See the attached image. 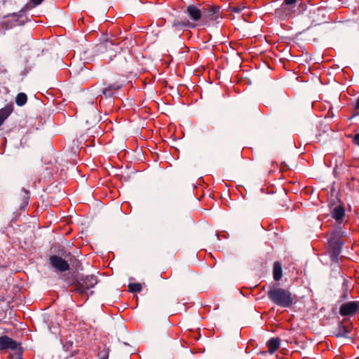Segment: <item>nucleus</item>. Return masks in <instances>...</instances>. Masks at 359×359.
Segmentation results:
<instances>
[{
  "label": "nucleus",
  "mask_w": 359,
  "mask_h": 359,
  "mask_svg": "<svg viewBox=\"0 0 359 359\" xmlns=\"http://www.w3.org/2000/svg\"><path fill=\"white\" fill-rule=\"evenodd\" d=\"M267 297L273 304L281 308H290L297 302L295 294L278 285L269 287Z\"/></svg>",
  "instance_id": "nucleus-1"
},
{
  "label": "nucleus",
  "mask_w": 359,
  "mask_h": 359,
  "mask_svg": "<svg viewBox=\"0 0 359 359\" xmlns=\"http://www.w3.org/2000/svg\"><path fill=\"white\" fill-rule=\"evenodd\" d=\"M32 9L30 4H26L19 12L9 13L4 17L1 23L2 28L10 29L16 26L24 25L27 20L22 19L24 14L29 10Z\"/></svg>",
  "instance_id": "nucleus-2"
},
{
  "label": "nucleus",
  "mask_w": 359,
  "mask_h": 359,
  "mask_svg": "<svg viewBox=\"0 0 359 359\" xmlns=\"http://www.w3.org/2000/svg\"><path fill=\"white\" fill-rule=\"evenodd\" d=\"M9 351H15L10 355L11 359H22L23 350L20 343L7 335L0 336V353H6Z\"/></svg>",
  "instance_id": "nucleus-3"
},
{
  "label": "nucleus",
  "mask_w": 359,
  "mask_h": 359,
  "mask_svg": "<svg viewBox=\"0 0 359 359\" xmlns=\"http://www.w3.org/2000/svg\"><path fill=\"white\" fill-rule=\"evenodd\" d=\"M97 283V277L93 275L81 276L76 280V290L81 294L86 293L87 291L93 287Z\"/></svg>",
  "instance_id": "nucleus-4"
},
{
  "label": "nucleus",
  "mask_w": 359,
  "mask_h": 359,
  "mask_svg": "<svg viewBox=\"0 0 359 359\" xmlns=\"http://www.w3.org/2000/svg\"><path fill=\"white\" fill-rule=\"evenodd\" d=\"M343 245V241H337V240L328 238L329 252L330 254V259L332 262H338L339 256L341 252Z\"/></svg>",
  "instance_id": "nucleus-5"
},
{
  "label": "nucleus",
  "mask_w": 359,
  "mask_h": 359,
  "mask_svg": "<svg viewBox=\"0 0 359 359\" xmlns=\"http://www.w3.org/2000/svg\"><path fill=\"white\" fill-rule=\"evenodd\" d=\"M49 262L56 270L64 272L69 269V265L64 259L58 255H52L49 258Z\"/></svg>",
  "instance_id": "nucleus-6"
},
{
  "label": "nucleus",
  "mask_w": 359,
  "mask_h": 359,
  "mask_svg": "<svg viewBox=\"0 0 359 359\" xmlns=\"http://www.w3.org/2000/svg\"><path fill=\"white\" fill-rule=\"evenodd\" d=\"M358 307L354 301L348 302L341 305L339 308V314L341 316H352L357 313Z\"/></svg>",
  "instance_id": "nucleus-7"
},
{
  "label": "nucleus",
  "mask_w": 359,
  "mask_h": 359,
  "mask_svg": "<svg viewBox=\"0 0 359 359\" xmlns=\"http://www.w3.org/2000/svg\"><path fill=\"white\" fill-rule=\"evenodd\" d=\"M184 13L194 22L200 20L202 18L201 11L195 5L188 6Z\"/></svg>",
  "instance_id": "nucleus-8"
},
{
  "label": "nucleus",
  "mask_w": 359,
  "mask_h": 359,
  "mask_svg": "<svg viewBox=\"0 0 359 359\" xmlns=\"http://www.w3.org/2000/svg\"><path fill=\"white\" fill-rule=\"evenodd\" d=\"M172 26L180 30L183 29L184 28H195L196 24L190 22L188 20H180L176 19L173 21Z\"/></svg>",
  "instance_id": "nucleus-9"
},
{
  "label": "nucleus",
  "mask_w": 359,
  "mask_h": 359,
  "mask_svg": "<svg viewBox=\"0 0 359 359\" xmlns=\"http://www.w3.org/2000/svg\"><path fill=\"white\" fill-rule=\"evenodd\" d=\"M13 110L12 104H7L6 107L0 109V126L4 123V121L10 116Z\"/></svg>",
  "instance_id": "nucleus-10"
},
{
  "label": "nucleus",
  "mask_w": 359,
  "mask_h": 359,
  "mask_svg": "<svg viewBox=\"0 0 359 359\" xmlns=\"http://www.w3.org/2000/svg\"><path fill=\"white\" fill-rule=\"evenodd\" d=\"M280 340L278 337L271 338L267 341L268 352L271 354L275 353L280 347Z\"/></svg>",
  "instance_id": "nucleus-11"
},
{
  "label": "nucleus",
  "mask_w": 359,
  "mask_h": 359,
  "mask_svg": "<svg viewBox=\"0 0 359 359\" xmlns=\"http://www.w3.org/2000/svg\"><path fill=\"white\" fill-rule=\"evenodd\" d=\"M331 214L336 221H339L344 217L345 210L341 205H337L332 209Z\"/></svg>",
  "instance_id": "nucleus-12"
},
{
  "label": "nucleus",
  "mask_w": 359,
  "mask_h": 359,
  "mask_svg": "<svg viewBox=\"0 0 359 359\" xmlns=\"http://www.w3.org/2000/svg\"><path fill=\"white\" fill-rule=\"evenodd\" d=\"M297 0H284L283 2L280 9L283 10L286 15H290L292 12L291 9L288 8L289 6H291L292 8H294L295 6V4L297 3Z\"/></svg>",
  "instance_id": "nucleus-13"
},
{
  "label": "nucleus",
  "mask_w": 359,
  "mask_h": 359,
  "mask_svg": "<svg viewBox=\"0 0 359 359\" xmlns=\"http://www.w3.org/2000/svg\"><path fill=\"white\" fill-rule=\"evenodd\" d=\"M346 235V233L342 230L341 228H337L336 229H334L331 233H330V239H333V240H337V241H341V238L345 236Z\"/></svg>",
  "instance_id": "nucleus-14"
},
{
  "label": "nucleus",
  "mask_w": 359,
  "mask_h": 359,
  "mask_svg": "<svg viewBox=\"0 0 359 359\" xmlns=\"http://www.w3.org/2000/svg\"><path fill=\"white\" fill-rule=\"evenodd\" d=\"M205 15L210 20H216L219 15V8L217 7H210L208 9Z\"/></svg>",
  "instance_id": "nucleus-15"
},
{
  "label": "nucleus",
  "mask_w": 359,
  "mask_h": 359,
  "mask_svg": "<svg viewBox=\"0 0 359 359\" xmlns=\"http://www.w3.org/2000/svg\"><path fill=\"white\" fill-rule=\"evenodd\" d=\"M348 284L346 280H344L342 285H341V294L340 295V301H345L348 299Z\"/></svg>",
  "instance_id": "nucleus-16"
},
{
  "label": "nucleus",
  "mask_w": 359,
  "mask_h": 359,
  "mask_svg": "<svg viewBox=\"0 0 359 359\" xmlns=\"http://www.w3.org/2000/svg\"><path fill=\"white\" fill-rule=\"evenodd\" d=\"M282 277V267L278 262H276L273 264V278L275 280H279Z\"/></svg>",
  "instance_id": "nucleus-17"
},
{
  "label": "nucleus",
  "mask_w": 359,
  "mask_h": 359,
  "mask_svg": "<svg viewBox=\"0 0 359 359\" xmlns=\"http://www.w3.org/2000/svg\"><path fill=\"white\" fill-rule=\"evenodd\" d=\"M27 101V95L24 93H20L17 95L15 102L18 106H23Z\"/></svg>",
  "instance_id": "nucleus-18"
},
{
  "label": "nucleus",
  "mask_w": 359,
  "mask_h": 359,
  "mask_svg": "<svg viewBox=\"0 0 359 359\" xmlns=\"http://www.w3.org/2000/svg\"><path fill=\"white\" fill-rule=\"evenodd\" d=\"M128 289L132 293L140 292L142 290V285L139 283H130Z\"/></svg>",
  "instance_id": "nucleus-19"
},
{
  "label": "nucleus",
  "mask_w": 359,
  "mask_h": 359,
  "mask_svg": "<svg viewBox=\"0 0 359 359\" xmlns=\"http://www.w3.org/2000/svg\"><path fill=\"white\" fill-rule=\"evenodd\" d=\"M348 330L345 326L340 325L339 327L338 332L336 334L337 337H346L348 334Z\"/></svg>",
  "instance_id": "nucleus-20"
},
{
  "label": "nucleus",
  "mask_w": 359,
  "mask_h": 359,
  "mask_svg": "<svg viewBox=\"0 0 359 359\" xmlns=\"http://www.w3.org/2000/svg\"><path fill=\"white\" fill-rule=\"evenodd\" d=\"M22 200H23V205L25 206H26V205H27L28 201L29 199V191L26 190L25 189L22 188Z\"/></svg>",
  "instance_id": "nucleus-21"
},
{
  "label": "nucleus",
  "mask_w": 359,
  "mask_h": 359,
  "mask_svg": "<svg viewBox=\"0 0 359 359\" xmlns=\"http://www.w3.org/2000/svg\"><path fill=\"white\" fill-rule=\"evenodd\" d=\"M102 93L106 97H111L114 94L112 90L108 86L102 90Z\"/></svg>",
  "instance_id": "nucleus-22"
},
{
  "label": "nucleus",
  "mask_w": 359,
  "mask_h": 359,
  "mask_svg": "<svg viewBox=\"0 0 359 359\" xmlns=\"http://www.w3.org/2000/svg\"><path fill=\"white\" fill-rule=\"evenodd\" d=\"M43 0H30L29 4H31L32 8L41 4Z\"/></svg>",
  "instance_id": "nucleus-23"
},
{
  "label": "nucleus",
  "mask_w": 359,
  "mask_h": 359,
  "mask_svg": "<svg viewBox=\"0 0 359 359\" xmlns=\"http://www.w3.org/2000/svg\"><path fill=\"white\" fill-rule=\"evenodd\" d=\"M111 90L112 92L114 90H119L121 88V86L119 85V84H117V83H113V84H111L108 86Z\"/></svg>",
  "instance_id": "nucleus-24"
},
{
  "label": "nucleus",
  "mask_w": 359,
  "mask_h": 359,
  "mask_svg": "<svg viewBox=\"0 0 359 359\" xmlns=\"http://www.w3.org/2000/svg\"><path fill=\"white\" fill-rule=\"evenodd\" d=\"M353 142L355 145L359 146V133L355 135Z\"/></svg>",
  "instance_id": "nucleus-25"
},
{
  "label": "nucleus",
  "mask_w": 359,
  "mask_h": 359,
  "mask_svg": "<svg viewBox=\"0 0 359 359\" xmlns=\"http://www.w3.org/2000/svg\"><path fill=\"white\" fill-rule=\"evenodd\" d=\"M109 45L112 46L113 43L111 41H106L104 43L101 44L100 46V49H101L103 47H107Z\"/></svg>",
  "instance_id": "nucleus-26"
},
{
  "label": "nucleus",
  "mask_w": 359,
  "mask_h": 359,
  "mask_svg": "<svg viewBox=\"0 0 359 359\" xmlns=\"http://www.w3.org/2000/svg\"><path fill=\"white\" fill-rule=\"evenodd\" d=\"M355 109H359V97L357 99V101H356L355 104Z\"/></svg>",
  "instance_id": "nucleus-27"
},
{
  "label": "nucleus",
  "mask_w": 359,
  "mask_h": 359,
  "mask_svg": "<svg viewBox=\"0 0 359 359\" xmlns=\"http://www.w3.org/2000/svg\"><path fill=\"white\" fill-rule=\"evenodd\" d=\"M101 359H108V355L107 353Z\"/></svg>",
  "instance_id": "nucleus-28"
},
{
  "label": "nucleus",
  "mask_w": 359,
  "mask_h": 359,
  "mask_svg": "<svg viewBox=\"0 0 359 359\" xmlns=\"http://www.w3.org/2000/svg\"><path fill=\"white\" fill-rule=\"evenodd\" d=\"M356 302V306L358 307V311L359 312V301H355Z\"/></svg>",
  "instance_id": "nucleus-29"
}]
</instances>
